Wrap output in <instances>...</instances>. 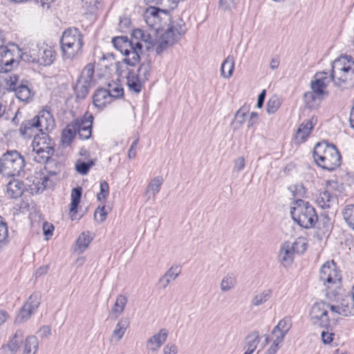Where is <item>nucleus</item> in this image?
<instances>
[{"instance_id":"nucleus-1","label":"nucleus","mask_w":354,"mask_h":354,"mask_svg":"<svg viewBox=\"0 0 354 354\" xmlns=\"http://www.w3.org/2000/svg\"><path fill=\"white\" fill-rule=\"evenodd\" d=\"M129 40L127 37L113 38L112 43L115 48L125 56L124 62L131 66H136L140 59L142 48L147 50L152 48L155 44L153 37L147 31L135 29Z\"/></svg>"},{"instance_id":"nucleus-2","label":"nucleus","mask_w":354,"mask_h":354,"mask_svg":"<svg viewBox=\"0 0 354 354\" xmlns=\"http://www.w3.org/2000/svg\"><path fill=\"white\" fill-rule=\"evenodd\" d=\"M319 280L325 288L326 296L332 300L342 287V275L333 261L325 262L319 270Z\"/></svg>"},{"instance_id":"nucleus-3","label":"nucleus","mask_w":354,"mask_h":354,"mask_svg":"<svg viewBox=\"0 0 354 354\" xmlns=\"http://www.w3.org/2000/svg\"><path fill=\"white\" fill-rule=\"evenodd\" d=\"M317 164L324 169L332 171L340 165L341 155L336 147L326 142L317 143L313 152Z\"/></svg>"},{"instance_id":"nucleus-4","label":"nucleus","mask_w":354,"mask_h":354,"mask_svg":"<svg viewBox=\"0 0 354 354\" xmlns=\"http://www.w3.org/2000/svg\"><path fill=\"white\" fill-rule=\"evenodd\" d=\"M60 44L64 59L72 60L82 53V34L76 28H68L64 31Z\"/></svg>"},{"instance_id":"nucleus-5","label":"nucleus","mask_w":354,"mask_h":354,"mask_svg":"<svg viewBox=\"0 0 354 354\" xmlns=\"http://www.w3.org/2000/svg\"><path fill=\"white\" fill-rule=\"evenodd\" d=\"M20 57L24 62L50 66L55 59V51L50 46L42 43L32 45L28 48H24L23 53L20 55Z\"/></svg>"},{"instance_id":"nucleus-6","label":"nucleus","mask_w":354,"mask_h":354,"mask_svg":"<svg viewBox=\"0 0 354 354\" xmlns=\"http://www.w3.org/2000/svg\"><path fill=\"white\" fill-rule=\"evenodd\" d=\"M290 214L294 221L304 228L311 227L317 221L314 207L301 199L292 203Z\"/></svg>"},{"instance_id":"nucleus-7","label":"nucleus","mask_w":354,"mask_h":354,"mask_svg":"<svg viewBox=\"0 0 354 354\" xmlns=\"http://www.w3.org/2000/svg\"><path fill=\"white\" fill-rule=\"evenodd\" d=\"M25 167V160L17 151H8L0 158V173L6 176L20 175Z\"/></svg>"},{"instance_id":"nucleus-8","label":"nucleus","mask_w":354,"mask_h":354,"mask_svg":"<svg viewBox=\"0 0 354 354\" xmlns=\"http://www.w3.org/2000/svg\"><path fill=\"white\" fill-rule=\"evenodd\" d=\"M55 144L47 133L35 135L32 142V150L35 153L33 160L38 163L46 162L54 153Z\"/></svg>"},{"instance_id":"nucleus-9","label":"nucleus","mask_w":354,"mask_h":354,"mask_svg":"<svg viewBox=\"0 0 354 354\" xmlns=\"http://www.w3.org/2000/svg\"><path fill=\"white\" fill-rule=\"evenodd\" d=\"M21 50L16 48L11 50L6 46V39L3 32L0 30V66L5 71H10L19 62L22 53Z\"/></svg>"},{"instance_id":"nucleus-10","label":"nucleus","mask_w":354,"mask_h":354,"mask_svg":"<svg viewBox=\"0 0 354 354\" xmlns=\"http://www.w3.org/2000/svg\"><path fill=\"white\" fill-rule=\"evenodd\" d=\"M94 69V64L89 63L82 70L75 86L77 98L84 99L87 96L93 82Z\"/></svg>"},{"instance_id":"nucleus-11","label":"nucleus","mask_w":354,"mask_h":354,"mask_svg":"<svg viewBox=\"0 0 354 354\" xmlns=\"http://www.w3.org/2000/svg\"><path fill=\"white\" fill-rule=\"evenodd\" d=\"M331 302L319 301L311 308L310 315L313 324L327 328L330 324L328 315L330 312Z\"/></svg>"},{"instance_id":"nucleus-12","label":"nucleus","mask_w":354,"mask_h":354,"mask_svg":"<svg viewBox=\"0 0 354 354\" xmlns=\"http://www.w3.org/2000/svg\"><path fill=\"white\" fill-rule=\"evenodd\" d=\"M330 314L344 317L354 315V301L351 295L342 297L335 304L331 303Z\"/></svg>"},{"instance_id":"nucleus-13","label":"nucleus","mask_w":354,"mask_h":354,"mask_svg":"<svg viewBox=\"0 0 354 354\" xmlns=\"http://www.w3.org/2000/svg\"><path fill=\"white\" fill-rule=\"evenodd\" d=\"M330 81H332L331 76L328 75L327 72H317L310 82V88L318 95H322L324 97L327 96L328 93L326 88Z\"/></svg>"},{"instance_id":"nucleus-14","label":"nucleus","mask_w":354,"mask_h":354,"mask_svg":"<svg viewBox=\"0 0 354 354\" xmlns=\"http://www.w3.org/2000/svg\"><path fill=\"white\" fill-rule=\"evenodd\" d=\"M93 120V115L86 112L83 117L73 121L81 139L87 140L91 136Z\"/></svg>"},{"instance_id":"nucleus-15","label":"nucleus","mask_w":354,"mask_h":354,"mask_svg":"<svg viewBox=\"0 0 354 354\" xmlns=\"http://www.w3.org/2000/svg\"><path fill=\"white\" fill-rule=\"evenodd\" d=\"M185 26L182 21H172L170 26L162 34V39H165V42L169 44H174L185 34Z\"/></svg>"},{"instance_id":"nucleus-16","label":"nucleus","mask_w":354,"mask_h":354,"mask_svg":"<svg viewBox=\"0 0 354 354\" xmlns=\"http://www.w3.org/2000/svg\"><path fill=\"white\" fill-rule=\"evenodd\" d=\"M263 337H265V339L261 344V350H262L268 343H271L269 348L263 354H277L284 340L285 335L272 330L270 335H264Z\"/></svg>"},{"instance_id":"nucleus-17","label":"nucleus","mask_w":354,"mask_h":354,"mask_svg":"<svg viewBox=\"0 0 354 354\" xmlns=\"http://www.w3.org/2000/svg\"><path fill=\"white\" fill-rule=\"evenodd\" d=\"M354 68V60L351 57L341 56L334 60L332 64L330 76H342L341 73H346L349 68Z\"/></svg>"},{"instance_id":"nucleus-18","label":"nucleus","mask_w":354,"mask_h":354,"mask_svg":"<svg viewBox=\"0 0 354 354\" xmlns=\"http://www.w3.org/2000/svg\"><path fill=\"white\" fill-rule=\"evenodd\" d=\"M40 133H46L55 127L53 115L48 111L43 110L34 117Z\"/></svg>"},{"instance_id":"nucleus-19","label":"nucleus","mask_w":354,"mask_h":354,"mask_svg":"<svg viewBox=\"0 0 354 354\" xmlns=\"http://www.w3.org/2000/svg\"><path fill=\"white\" fill-rule=\"evenodd\" d=\"M24 336V332L17 330L9 342L1 346L0 354H15L23 342Z\"/></svg>"},{"instance_id":"nucleus-20","label":"nucleus","mask_w":354,"mask_h":354,"mask_svg":"<svg viewBox=\"0 0 354 354\" xmlns=\"http://www.w3.org/2000/svg\"><path fill=\"white\" fill-rule=\"evenodd\" d=\"M342 76L331 77L334 85L341 89H348L354 86V68H351Z\"/></svg>"},{"instance_id":"nucleus-21","label":"nucleus","mask_w":354,"mask_h":354,"mask_svg":"<svg viewBox=\"0 0 354 354\" xmlns=\"http://www.w3.org/2000/svg\"><path fill=\"white\" fill-rule=\"evenodd\" d=\"M292 247L290 241H286L281 245L279 260L284 267L290 266L294 261L295 253Z\"/></svg>"},{"instance_id":"nucleus-22","label":"nucleus","mask_w":354,"mask_h":354,"mask_svg":"<svg viewBox=\"0 0 354 354\" xmlns=\"http://www.w3.org/2000/svg\"><path fill=\"white\" fill-rule=\"evenodd\" d=\"M313 127L314 124H313L311 120L304 121L299 125L295 133V139L296 142L298 143H302L305 142L310 134Z\"/></svg>"},{"instance_id":"nucleus-23","label":"nucleus","mask_w":354,"mask_h":354,"mask_svg":"<svg viewBox=\"0 0 354 354\" xmlns=\"http://www.w3.org/2000/svg\"><path fill=\"white\" fill-rule=\"evenodd\" d=\"M19 131L25 138L35 137V135L40 134L35 118L22 122Z\"/></svg>"},{"instance_id":"nucleus-24","label":"nucleus","mask_w":354,"mask_h":354,"mask_svg":"<svg viewBox=\"0 0 354 354\" xmlns=\"http://www.w3.org/2000/svg\"><path fill=\"white\" fill-rule=\"evenodd\" d=\"M145 83L134 71H129L128 72L127 84L130 91L139 93L142 91Z\"/></svg>"},{"instance_id":"nucleus-25","label":"nucleus","mask_w":354,"mask_h":354,"mask_svg":"<svg viewBox=\"0 0 354 354\" xmlns=\"http://www.w3.org/2000/svg\"><path fill=\"white\" fill-rule=\"evenodd\" d=\"M111 97L106 89H97L93 97V105L99 109H103L107 104L111 102Z\"/></svg>"},{"instance_id":"nucleus-26","label":"nucleus","mask_w":354,"mask_h":354,"mask_svg":"<svg viewBox=\"0 0 354 354\" xmlns=\"http://www.w3.org/2000/svg\"><path fill=\"white\" fill-rule=\"evenodd\" d=\"M167 337V333L166 330L161 329L158 333L155 334L147 340V348L152 351L158 350L166 341Z\"/></svg>"},{"instance_id":"nucleus-27","label":"nucleus","mask_w":354,"mask_h":354,"mask_svg":"<svg viewBox=\"0 0 354 354\" xmlns=\"http://www.w3.org/2000/svg\"><path fill=\"white\" fill-rule=\"evenodd\" d=\"M127 301L126 296L122 295H118L114 305L109 313V317L114 319H117L123 313Z\"/></svg>"},{"instance_id":"nucleus-28","label":"nucleus","mask_w":354,"mask_h":354,"mask_svg":"<svg viewBox=\"0 0 354 354\" xmlns=\"http://www.w3.org/2000/svg\"><path fill=\"white\" fill-rule=\"evenodd\" d=\"M128 326V320L127 319L122 318L115 325L111 336V341L115 344L118 343L123 337Z\"/></svg>"},{"instance_id":"nucleus-29","label":"nucleus","mask_w":354,"mask_h":354,"mask_svg":"<svg viewBox=\"0 0 354 354\" xmlns=\"http://www.w3.org/2000/svg\"><path fill=\"white\" fill-rule=\"evenodd\" d=\"M24 190V183L18 179H12L7 184V194L10 198H17Z\"/></svg>"},{"instance_id":"nucleus-30","label":"nucleus","mask_w":354,"mask_h":354,"mask_svg":"<svg viewBox=\"0 0 354 354\" xmlns=\"http://www.w3.org/2000/svg\"><path fill=\"white\" fill-rule=\"evenodd\" d=\"M236 276L233 272H227L221 279L220 283V289L223 292H227L233 290L236 286Z\"/></svg>"},{"instance_id":"nucleus-31","label":"nucleus","mask_w":354,"mask_h":354,"mask_svg":"<svg viewBox=\"0 0 354 354\" xmlns=\"http://www.w3.org/2000/svg\"><path fill=\"white\" fill-rule=\"evenodd\" d=\"M260 341L261 337L259 331L254 330L245 337L244 348L254 353L260 344Z\"/></svg>"},{"instance_id":"nucleus-32","label":"nucleus","mask_w":354,"mask_h":354,"mask_svg":"<svg viewBox=\"0 0 354 354\" xmlns=\"http://www.w3.org/2000/svg\"><path fill=\"white\" fill-rule=\"evenodd\" d=\"M16 97L22 102H28L33 97V93L26 83L21 82L14 91Z\"/></svg>"},{"instance_id":"nucleus-33","label":"nucleus","mask_w":354,"mask_h":354,"mask_svg":"<svg viewBox=\"0 0 354 354\" xmlns=\"http://www.w3.org/2000/svg\"><path fill=\"white\" fill-rule=\"evenodd\" d=\"M75 124L71 122L68 124L62 131V141L64 146H69L76 136L77 131Z\"/></svg>"},{"instance_id":"nucleus-34","label":"nucleus","mask_w":354,"mask_h":354,"mask_svg":"<svg viewBox=\"0 0 354 354\" xmlns=\"http://www.w3.org/2000/svg\"><path fill=\"white\" fill-rule=\"evenodd\" d=\"M93 240L89 232H84L80 234L76 241L75 250L80 253L84 252Z\"/></svg>"},{"instance_id":"nucleus-35","label":"nucleus","mask_w":354,"mask_h":354,"mask_svg":"<svg viewBox=\"0 0 354 354\" xmlns=\"http://www.w3.org/2000/svg\"><path fill=\"white\" fill-rule=\"evenodd\" d=\"M234 68V59L232 56H227L223 62L221 67V75L226 79H229L233 73Z\"/></svg>"},{"instance_id":"nucleus-36","label":"nucleus","mask_w":354,"mask_h":354,"mask_svg":"<svg viewBox=\"0 0 354 354\" xmlns=\"http://www.w3.org/2000/svg\"><path fill=\"white\" fill-rule=\"evenodd\" d=\"M38 350V340L34 335L26 338L23 345L22 354H35Z\"/></svg>"},{"instance_id":"nucleus-37","label":"nucleus","mask_w":354,"mask_h":354,"mask_svg":"<svg viewBox=\"0 0 354 354\" xmlns=\"http://www.w3.org/2000/svg\"><path fill=\"white\" fill-rule=\"evenodd\" d=\"M324 97L322 95H318L311 90L304 93V99L307 106L312 109L318 106L319 102L323 100Z\"/></svg>"},{"instance_id":"nucleus-38","label":"nucleus","mask_w":354,"mask_h":354,"mask_svg":"<svg viewBox=\"0 0 354 354\" xmlns=\"http://www.w3.org/2000/svg\"><path fill=\"white\" fill-rule=\"evenodd\" d=\"M334 199L333 195L330 192L328 189L321 192L317 198V205L323 208H329Z\"/></svg>"},{"instance_id":"nucleus-39","label":"nucleus","mask_w":354,"mask_h":354,"mask_svg":"<svg viewBox=\"0 0 354 354\" xmlns=\"http://www.w3.org/2000/svg\"><path fill=\"white\" fill-rule=\"evenodd\" d=\"M271 296L272 291L270 290H264L253 297L251 304L254 306H259L268 301Z\"/></svg>"},{"instance_id":"nucleus-40","label":"nucleus","mask_w":354,"mask_h":354,"mask_svg":"<svg viewBox=\"0 0 354 354\" xmlns=\"http://www.w3.org/2000/svg\"><path fill=\"white\" fill-rule=\"evenodd\" d=\"M151 62L149 60H147L145 62H143L138 69L137 70V72L136 73L140 78L144 82H146L151 73Z\"/></svg>"},{"instance_id":"nucleus-41","label":"nucleus","mask_w":354,"mask_h":354,"mask_svg":"<svg viewBox=\"0 0 354 354\" xmlns=\"http://www.w3.org/2000/svg\"><path fill=\"white\" fill-rule=\"evenodd\" d=\"M291 319L286 317L279 322L278 324L274 327L273 330L286 336L291 328Z\"/></svg>"},{"instance_id":"nucleus-42","label":"nucleus","mask_w":354,"mask_h":354,"mask_svg":"<svg viewBox=\"0 0 354 354\" xmlns=\"http://www.w3.org/2000/svg\"><path fill=\"white\" fill-rule=\"evenodd\" d=\"M40 303V294L38 292H34L29 297L27 301L24 304V306L26 307V308L31 310V311L35 313V312L39 306Z\"/></svg>"},{"instance_id":"nucleus-43","label":"nucleus","mask_w":354,"mask_h":354,"mask_svg":"<svg viewBox=\"0 0 354 354\" xmlns=\"http://www.w3.org/2000/svg\"><path fill=\"white\" fill-rule=\"evenodd\" d=\"M82 196V188L81 187H75L72 189L71 197V203L70 211L71 212H76L77 207L80 203V198Z\"/></svg>"},{"instance_id":"nucleus-44","label":"nucleus","mask_w":354,"mask_h":354,"mask_svg":"<svg viewBox=\"0 0 354 354\" xmlns=\"http://www.w3.org/2000/svg\"><path fill=\"white\" fill-rule=\"evenodd\" d=\"M163 180L160 176H156L151 180L149 182L146 192H150L153 196H155L159 192L160 187L162 184Z\"/></svg>"},{"instance_id":"nucleus-45","label":"nucleus","mask_w":354,"mask_h":354,"mask_svg":"<svg viewBox=\"0 0 354 354\" xmlns=\"http://www.w3.org/2000/svg\"><path fill=\"white\" fill-rule=\"evenodd\" d=\"M95 165V162L93 160H90L88 162H84L82 160H77L75 162V169L77 173L82 175H86L88 174L89 169Z\"/></svg>"},{"instance_id":"nucleus-46","label":"nucleus","mask_w":354,"mask_h":354,"mask_svg":"<svg viewBox=\"0 0 354 354\" xmlns=\"http://www.w3.org/2000/svg\"><path fill=\"white\" fill-rule=\"evenodd\" d=\"M8 228L4 219L0 216V248L8 243Z\"/></svg>"},{"instance_id":"nucleus-47","label":"nucleus","mask_w":354,"mask_h":354,"mask_svg":"<svg viewBox=\"0 0 354 354\" xmlns=\"http://www.w3.org/2000/svg\"><path fill=\"white\" fill-rule=\"evenodd\" d=\"M343 215L347 224L354 230V205L346 206Z\"/></svg>"},{"instance_id":"nucleus-48","label":"nucleus","mask_w":354,"mask_h":354,"mask_svg":"<svg viewBox=\"0 0 354 354\" xmlns=\"http://www.w3.org/2000/svg\"><path fill=\"white\" fill-rule=\"evenodd\" d=\"M33 313L31 310L26 308L24 305L15 318V322L17 324L23 323L27 321Z\"/></svg>"},{"instance_id":"nucleus-49","label":"nucleus","mask_w":354,"mask_h":354,"mask_svg":"<svg viewBox=\"0 0 354 354\" xmlns=\"http://www.w3.org/2000/svg\"><path fill=\"white\" fill-rule=\"evenodd\" d=\"M249 112V106L247 105L242 106L235 114V122L242 125L245 121V117Z\"/></svg>"},{"instance_id":"nucleus-50","label":"nucleus","mask_w":354,"mask_h":354,"mask_svg":"<svg viewBox=\"0 0 354 354\" xmlns=\"http://www.w3.org/2000/svg\"><path fill=\"white\" fill-rule=\"evenodd\" d=\"M281 100L277 96H272L267 103V111L268 113H274L281 106Z\"/></svg>"},{"instance_id":"nucleus-51","label":"nucleus","mask_w":354,"mask_h":354,"mask_svg":"<svg viewBox=\"0 0 354 354\" xmlns=\"http://www.w3.org/2000/svg\"><path fill=\"white\" fill-rule=\"evenodd\" d=\"M235 0H220L218 8L223 12H232L236 8Z\"/></svg>"},{"instance_id":"nucleus-52","label":"nucleus","mask_w":354,"mask_h":354,"mask_svg":"<svg viewBox=\"0 0 354 354\" xmlns=\"http://www.w3.org/2000/svg\"><path fill=\"white\" fill-rule=\"evenodd\" d=\"M181 267L180 266L174 265L166 271L164 275L166 276L171 281H174L181 273Z\"/></svg>"},{"instance_id":"nucleus-53","label":"nucleus","mask_w":354,"mask_h":354,"mask_svg":"<svg viewBox=\"0 0 354 354\" xmlns=\"http://www.w3.org/2000/svg\"><path fill=\"white\" fill-rule=\"evenodd\" d=\"M293 246L294 253H303L306 250V243L303 238H298L294 242H291Z\"/></svg>"},{"instance_id":"nucleus-54","label":"nucleus","mask_w":354,"mask_h":354,"mask_svg":"<svg viewBox=\"0 0 354 354\" xmlns=\"http://www.w3.org/2000/svg\"><path fill=\"white\" fill-rule=\"evenodd\" d=\"M50 179L46 176L40 177L39 180L37 183H35L37 192H42L45 189L50 187Z\"/></svg>"},{"instance_id":"nucleus-55","label":"nucleus","mask_w":354,"mask_h":354,"mask_svg":"<svg viewBox=\"0 0 354 354\" xmlns=\"http://www.w3.org/2000/svg\"><path fill=\"white\" fill-rule=\"evenodd\" d=\"M157 17L158 10L154 8H151L148 10L145 15L146 22L150 26H153V21L157 19Z\"/></svg>"},{"instance_id":"nucleus-56","label":"nucleus","mask_w":354,"mask_h":354,"mask_svg":"<svg viewBox=\"0 0 354 354\" xmlns=\"http://www.w3.org/2000/svg\"><path fill=\"white\" fill-rule=\"evenodd\" d=\"M107 91L109 93V95L111 97V100L113 98L119 97L123 95V88L118 85H109V89L107 90Z\"/></svg>"},{"instance_id":"nucleus-57","label":"nucleus","mask_w":354,"mask_h":354,"mask_svg":"<svg viewBox=\"0 0 354 354\" xmlns=\"http://www.w3.org/2000/svg\"><path fill=\"white\" fill-rule=\"evenodd\" d=\"M109 192V184L105 180L100 183V192L97 194V199L101 201L104 200Z\"/></svg>"},{"instance_id":"nucleus-58","label":"nucleus","mask_w":354,"mask_h":354,"mask_svg":"<svg viewBox=\"0 0 354 354\" xmlns=\"http://www.w3.org/2000/svg\"><path fill=\"white\" fill-rule=\"evenodd\" d=\"M295 197H303L306 194V189L302 184H297L290 187Z\"/></svg>"},{"instance_id":"nucleus-59","label":"nucleus","mask_w":354,"mask_h":354,"mask_svg":"<svg viewBox=\"0 0 354 354\" xmlns=\"http://www.w3.org/2000/svg\"><path fill=\"white\" fill-rule=\"evenodd\" d=\"M7 84L9 90L15 91L17 86L20 84L19 82V77L17 75H11L7 80Z\"/></svg>"},{"instance_id":"nucleus-60","label":"nucleus","mask_w":354,"mask_h":354,"mask_svg":"<svg viewBox=\"0 0 354 354\" xmlns=\"http://www.w3.org/2000/svg\"><path fill=\"white\" fill-rule=\"evenodd\" d=\"M178 352V346L172 343H168L163 348L164 354H177Z\"/></svg>"},{"instance_id":"nucleus-61","label":"nucleus","mask_w":354,"mask_h":354,"mask_svg":"<svg viewBox=\"0 0 354 354\" xmlns=\"http://www.w3.org/2000/svg\"><path fill=\"white\" fill-rule=\"evenodd\" d=\"M245 167V159L243 157L241 156L237 158L234 160V170L239 172L242 171Z\"/></svg>"},{"instance_id":"nucleus-62","label":"nucleus","mask_w":354,"mask_h":354,"mask_svg":"<svg viewBox=\"0 0 354 354\" xmlns=\"http://www.w3.org/2000/svg\"><path fill=\"white\" fill-rule=\"evenodd\" d=\"M139 138H136L135 140L132 142L129 151H128V158L129 159L134 158L136 156V148L138 144Z\"/></svg>"},{"instance_id":"nucleus-63","label":"nucleus","mask_w":354,"mask_h":354,"mask_svg":"<svg viewBox=\"0 0 354 354\" xmlns=\"http://www.w3.org/2000/svg\"><path fill=\"white\" fill-rule=\"evenodd\" d=\"M38 334L41 338H47L51 334V329L48 326H43L39 329Z\"/></svg>"},{"instance_id":"nucleus-64","label":"nucleus","mask_w":354,"mask_h":354,"mask_svg":"<svg viewBox=\"0 0 354 354\" xmlns=\"http://www.w3.org/2000/svg\"><path fill=\"white\" fill-rule=\"evenodd\" d=\"M100 215V221L103 222L106 219L107 212L105 211V207H98L95 212V218H97V214Z\"/></svg>"}]
</instances>
